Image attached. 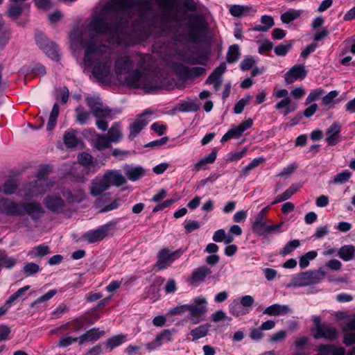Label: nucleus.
Returning <instances> with one entry per match:
<instances>
[{
    "mask_svg": "<svg viewBox=\"0 0 355 355\" xmlns=\"http://www.w3.org/2000/svg\"><path fill=\"white\" fill-rule=\"evenodd\" d=\"M253 124V121L248 119L238 125L231 128L221 138L222 143L226 142L230 139H238L242 136L243 132L250 128Z\"/></svg>",
    "mask_w": 355,
    "mask_h": 355,
    "instance_id": "f8f14e48",
    "label": "nucleus"
},
{
    "mask_svg": "<svg viewBox=\"0 0 355 355\" xmlns=\"http://www.w3.org/2000/svg\"><path fill=\"white\" fill-rule=\"evenodd\" d=\"M325 275L326 273L321 270L306 271L294 276L291 284L296 287L311 285L319 282Z\"/></svg>",
    "mask_w": 355,
    "mask_h": 355,
    "instance_id": "0eeeda50",
    "label": "nucleus"
},
{
    "mask_svg": "<svg viewBox=\"0 0 355 355\" xmlns=\"http://www.w3.org/2000/svg\"><path fill=\"white\" fill-rule=\"evenodd\" d=\"M22 297V288H19L15 293H13L9 298L5 302V304L9 309L16 305Z\"/></svg>",
    "mask_w": 355,
    "mask_h": 355,
    "instance_id": "49530a36",
    "label": "nucleus"
},
{
    "mask_svg": "<svg viewBox=\"0 0 355 355\" xmlns=\"http://www.w3.org/2000/svg\"><path fill=\"white\" fill-rule=\"evenodd\" d=\"M110 143V141L108 138H106L99 134H95L92 139V144L98 150H103L109 148Z\"/></svg>",
    "mask_w": 355,
    "mask_h": 355,
    "instance_id": "e433bc0d",
    "label": "nucleus"
},
{
    "mask_svg": "<svg viewBox=\"0 0 355 355\" xmlns=\"http://www.w3.org/2000/svg\"><path fill=\"white\" fill-rule=\"evenodd\" d=\"M148 121L143 118V115L139 116L130 126L129 138L130 139H135L148 124Z\"/></svg>",
    "mask_w": 355,
    "mask_h": 355,
    "instance_id": "b1692460",
    "label": "nucleus"
},
{
    "mask_svg": "<svg viewBox=\"0 0 355 355\" xmlns=\"http://www.w3.org/2000/svg\"><path fill=\"white\" fill-rule=\"evenodd\" d=\"M292 48V43L290 42H286L285 44H282L277 46L274 51L278 56H284L287 54L289 50Z\"/></svg>",
    "mask_w": 355,
    "mask_h": 355,
    "instance_id": "5fc2aeb1",
    "label": "nucleus"
},
{
    "mask_svg": "<svg viewBox=\"0 0 355 355\" xmlns=\"http://www.w3.org/2000/svg\"><path fill=\"white\" fill-rule=\"evenodd\" d=\"M302 12L301 10L290 9L281 15V20L284 24H289L300 17Z\"/></svg>",
    "mask_w": 355,
    "mask_h": 355,
    "instance_id": "2f4dec72",
    "label": "nucleus"
},
{
    "mask_svg": "<svg viewBox=\"0 0 355 355\" xmlns=\"http://www.w3.org/2000/svg\"><path fill=\"white\" fill-rule=\"evenodd\" d=\"M127 340V335L125 334L116 335L107 339L105 344L110 350H112L126 342Z\"/></svg>",
    "mask_w": 355,
    "mask_h": 355,
    "instance_id": "f704fd0d",
    "label": "nucleus"
},
{
    "mask_svg": "<svg viewBox=\"0 0 355 355\" xmlns=\"http://www.w3.org/2000/svg\"><path fill=\"white\" fill-rule=\"evenodd\" d=\"M270 209L269 206H267L262 209L260 212L257 215L254 223H252V230L257 233H261V230L267 225V219L266 217V213Z\"/></svg>",
    "mask_w": 355,
    "mask_h": 355,
    "instance_id": "5701e85b",
    "label": "nucleus"
},
{
    "mask_svg": "<svg viewBox=\"0 0 355 355\" xmlns=\"http://www.w3.org/2000/svg\"><path fill=\"white\" fill-rule=\"evenodd\" d=\"M19 186V181L15 178H8L3 185V192L6 195L14 193Z\"/></svg>",
    "mask_w": 355,
    "mask_h": 355,
    "instance_id": "4c0bfd02",
    "label": "nucleus"
},
{
    "mask_svg": "<svg viewBox=\"0 0 355 355\" xmlns=\"http://www.w3.org/2000/svg\"><path fill=\"white\" fill-rule=\"evenodd\" d=\"M24 212H26L33 218H38L44 214V209L40 205L30 202L24 204Z\"/></svg>",
    "mask_w": 355,
    "mask_h": 355,
    "instance_id": "cd10ccee",
    "label": "nucleus"
},
{
    "mask_svg": "<svg viewBox=\"0 0 355 355\" xmlns=\"http://www.w3.org/2000/svg\"><path fill=\"white\" fill-rule=\"evenodd\" d=\"M240 56L239 46L237 44L231 46L227 53V61L229 63L236 62Z\"/></svg>",
    "mask_w": 355,
    "mask_h": 355,
    "instance_id": "c03bdc74",
    "label": "nucleus"
},
{
    "mask_svg": "<svg viewBox=\"0 0 355 355\" xmlns=\"http://www.w3.org/2000/svg\"><path fill=\"white\" fill-rule=\"evenodd\" d=\"M306 71L303 65H295L285 74L284 80L287 84H291L298 79H304Z\"/></svg>",
    "mask_w": 355,
    "mask_h": 355,
    "instance_id": "f3484780",
    "label": "nucleus"
},
{
    "mask_svg": "<svg viewBox=\"0 0 355 355\" xmlns=\"http://www.w3.org/2000/svg\"><path fill=\"white\" fill-rule=\"evenodd\" d=\"M148 7V3L135 0H107L99 3L87 26L89 39L85 40L79 29L73 30L69 35L73 49L85 47L81 65L84 71H91L94 78L100 83L115 84L112 60L104 53L106 47L98 44V37L106 35L109 42L125 47L141 43L147 37L144 31L132 29L128 32L123 26L135 17H143Z\"/></svg>",
    "mask_w": 355,
    "mask_h": 355,
    "instance_id": "f257e3e1",
    "label": "nucleus"
},
{
    "mask_svg": "<svg viewBox=\"0 0 355 355\" xmlns=\"http://www.w3.org/2000/svg\"><path fill=\"white\" fill-rule=\"evenodd\" d=\"M272 97L279 100L275 106V109L284 116L295 111L298 107V103L289 96V92L286 89H275Z\"/></svg>",
    "mask_w": 355,
    "mask_h": 355,
    "instance_id": "20e7f679",
    "label": "nucleus"
},
{
    "mask_svg": "<svg viewBox=\"0 0 355 355\" xmlns=\"http://www.w3.org/2000/svg\"><path fill=\"white\" fill-rule=\"evenodd\" d=\"M355 252L354 247L352 245H346L340 248L338 256L343 261H348L352 259Z\"/></svg>",
    "mask_w": 355,
    "mask_h": 355,
    "instance_id": "473e14b6",
    "label": "nucleus"
},
{
    "mask_svg": "<svg viewBox=\"0 0 355 355\" xmlns=\"http://www.w3.org/2000/svg\"><path fill=\"white\" fill-rule=\"evenodd\" d=\"M211 273V270L205 266L198 268L192 273L191 281L193 283L202 282Z\"/></svg>",
    "mask_w": 355,
    "mask_h": 355,
    "instance_id": "c756f323",
    "label": "nucleus"
},
{
    "mask_svg": "<svg viewBox=\"0 0 355 355\" xmlns=\"http://www.w3.org/2000/svg\"><path fill=\"white\" fill-rule=\"evenodd\" d=\"M49 248L47 245H40L32 250L29 251L27 255L30 256L31 259H34L37 257H44L49 254Z\"/></svg>",
    "mask_w": 355,
    "mask_h": 355,
    "instance_id": "a19ab883",
    "label": "nucleus"
},
{
    "mask_svg": "<svg viewBox=\"0 0 355 355\" xmlns=\"http://www.w3.org/2000/svg\"><path fill=\"white\" fill-rule=\"evenodd\" d=\"M341 126L338 123H334L327 129V141L329 145L334 146L340 141Z\"/></svg>",
    "mask_w": 355,
    "mask_h": 355,
    "instance_id": "4be33fe9",
    "label": "nucleus"
},
{
    "mask_svg": "<svg viewBox=\"0 0 355 355\" xmlns=\"http://www.w3.org/2000/svg\"><path fill=\"white\" fill-rule=\"evenodd\" d=\"M109 188L108 183L105 180L103 176L96 177L92 182L90 192L92 196H99Z\"/></svg>",
    "mask_w": 355,
    "mask_h": 355,
    "instance_id": "412c9836",
    "label": "nucleus"
},
{
    "mask_svg": "<svg viewBox=\"0 0 355 355\" xmlns=\"http://www.w3.org/2000/svg\"><path fill=\"white\" fill-rule=\"evenodd\" d=\"M264 159L262 157L254 159L249 164L245 166L242 170V174L245 176L248 175L250 172L263 163Z\"/></svg>",
    "mask_w": 355,
    "mask_h": 355,
    "instance_id": "09e8293b",
    "label": "nucleus"
},
{
    "mask_svg": "<svg viewBox=\"0 0 355 355\" xmlns=\"http://www.w3.org/2000/svg\"><path fill=\"white\" fill-rule=\"evenodd\" d=\"M291 311V309L287 305H281L279 304H274L268 307H267L263 311V314L272 315V316H279L284 315L287 314Z\"/></svg>",
    "mask_w": 355,
    "mask_h": 355,
    "instance_id": "393cba45",
    "label": "nucleus"
},
{
    "mask_svg": "<svg viewBox=\"0 0 355 355\" xmlns=\"http://www.w3.org/2000/svg\"><path fill=\"white\" fill-rule=\"evenodd\" d=\"M22 212V204L16 202L9 198H3L0 199V214L17 216Z\"/></svg>",
    "mask_w": 355,
    "mask_h": 355,
    "instance_id": "9d476101",
    "label": "nucleus"
},
{
    "mask_svg": "<svg viewBox=\"0 0 355 355\" xmlns=\"http://www.w3.org/2000/svg\"><path fill=\"white\" fill-rule=\"evenodd\" d=\"M338 95V92L336 90L331 91L326 96H324L322 99V103L324 105H330L334 103V99Z\"/></svg>",
    "mask_w": 355,
    "mask_h": 355,
    "instance_id": "bf43d9fd",
    "label": "nucleus"
},
{
    "mask_svg": "<svg viewBox=\"0 0 355 355\" xmlns=\"http://www.w3.org/2000/svg\"><path fill=\"white\" fill-rule=\"evenodd\" d=\"M200 227L199 222L196 220H189L185 223L184 228L186 230V233L189 234L193 231L198 230Z\"/></svg>",
    "mask_w": 355,
    "mask_h": 355,
    "instance_id": "680f3d73",
    "label": "nucleus"
},
{
    "mask_svg": "<svg viewBox=\"0 0 355 355\" xmlns=\"http://www.w3.org/2000/svg\"><path fill=\"white\" fill-rule=\"evenodd\" d=\"M186 25L187 39L189 42L199 43L205 39L207 28L203 17L191 13L188 16Z\"/></svg>",
    "mask_w": 355,
    "mask_h": 355,
    "instance_id": "7ed1b4c3",
    "label": "nucleus"
},
{
    "mask_svg": "<svg viewBox=\"0 0 355 355\" xmlns=\"http://www.w3.org/2000/svg\"><path fill=\"white\" fill-rule=\"evenodd\" d=\"M123 170L128 178L131 181H136L144 175V170L141 166L125 165Z\"/></svg>",
    "mask_w": 355,
    "mask_h": 355,
    "instance_id": "a878e982",
    "label": "nucleus"
},
{
    "mask_svg": "<svg viewBox=\"0 0 355 355\" xmlns=\"http://www.w3.org/2000/svg\"><path fill=\"white\" fill-rule=\"evenodd\" d=\"M15 264V261L14 259L8 257L5 252L0 251V272L1 271L3 266L8 268H10L14 266Z\"/></svg>",
    "mask_w": 355,
    "mask_h": 355,
    "instance_id": "8fccbe9b",
    "label": "nucleus"
},
{
    "mask_svg": "<svg viewBox=\"0 0 355 355\" xmlns=\"http://www.w3.org/2000/svg\"><path fill=\"white\" fill-rule=\"evenodd\" d=\"M57 293V291L55 289H52L46 293L41 296L35 301V304H40L44 302H46L51 299L55 294Z\"/></svg>",
    "mask_w": 355,
    "mask_h": 355,
    "instance_id": "69168bd1",
    "label": "nucleus"
},
{
    "mask_svg": "<svg viewBox=\"0 0 355 355\" xmlns=\"http://www.w3.org/2000/svg\"><path fill=\"white\" fill-rule=\"evenodd\" d=\"M64 145L69 148H75L78 144L76 137V131L74 130H69L67 131L63 137Z\"/></svg>",
    "mask_w": 355,
    "mask_h": 355,
    "instance_id": "72a5a7b5",
    "label": "nucleus"
},
{
    "mask_svg": "<svg viewBox=\"0 0 355 355\" xmlns=\"http://www.w3.org/2000/svg\"><path fill=\"white\" fill-rule=\"evenodd\" d=\"M239 302L243 307L246 308L245 309L248 310V313H249L251 310V306L254 302V300L251 295H246L242 296Z\"/></svg>",
    "mask_w": 355,
    "mask_h": 355,
    "instance_id": "4d7b16f0",
    "label": "nucleus"
},
{
    "mask_svg": "<svg viewBox=\"0 0 355 355\" xmlns=\"http://www.w3.org/2000/svg\"><path fill=\"white\" fill-rule=\"evenodd\" d=\"M175 202V200H173V199L166 200L157 205L153 208V211L157 212V211H162V210L170 207Z\"/></svg>",
    "mask_w": 355,
    "mask_h": 355,
    "instance_id": "e2e57ef3",
    "label": "nucleus"
},
{
    "mask_svg": "<svg viewBox=\"0 0 355 355\" xmlns=\"http://www.w3.org/2000/svg\"><path fill=\"white\" fill-rule=\"evenodd\" d=\"M286 337V331L282 330L274 334L270 338L271 343L281 342Z\"/></svg>",
    "mask_w": 355,
    "mask_h": 355,
    "instance_id": "774afa93",
    "label": "nucleus"
},
{
    "mask_svg": "<svg viewBox=\"0 0 355 355\" xmlns=\"http://www.w3.org/2000/svg\"><path fill=\"white\" fill-rule=\"evenodd\" d=\"M40 270V266L35 263H26L24 265V277H30Z\"/></svg>",
    "mask_w": 355,
    "mask_h": 355,
    "instance_id": "de8ad7c7",
    "label": "nucleus"
},
{
    "mask_svg": "<svg viewBox=\"0 0 355 355\" xmlns=\"http://www.w3.org/2000/svg\"><path fill=\"white\" fill-rule=\"evenodd\" d=\"M134 62L130 56H120L114 62L115 84L125 85L130 87L152 92L158 85L153 76L142 67L133 70Z\"/></svg>",
    "mask_w": 355,
    "mask_h": 355,
    "instance_id": "f03ea898",
    "label": "nucleus"
},
{
    "mask_svg": "<svg viewBox=\"0 0 355 355\" xmlns=\"http://www.w3.org/2000/svg\"><path fill=\"white\" fill-rule=\"evenodd\" d=\"M180 257L179 251L172 252L167 249H163L158 253V259L156 267L158 270H164L171 266V264Z\"/></svg>",
    "mask_w": 355,
    "mask_h": 355,
    "instance_id": "9b49d317",
    "label": "nucleus"
},
{
    "mask_svg": "<svg viewBox=\"0 0 355 355\" xmlns=\"http://www.w3.org/2000/svg\"><path fill=\"white\" fill-rule=\"evenodd\" d=\"M51 171V166L45 165L41 167L37 173V180L35 181V185L33 186L34 190L33 191V193L42 194L48 191H51L53 188L55 182L45 178L46 175Z\"/></svg>",
    "mask_w": 355,
    "mask_h": 355,
    "instance_id": "423d86ee",
    "label": "nucleus"
},
{
    "mask_svg": "<svg viewBox=\"0 0 355 355\" xmlns=\"http://www.w3.org/2000/svg\"><path fill=\"white\" fill-rule=\"evenodd\" d=\"M242 306L238 300H234L229 305V311L232 315L239 317L248 314V310Z\"/></svg>",
    "mask_w": 355,
    "mask_h": 355,
    "instance_id": "58836bf2",
    "label": "nucleus"
},
{
    "mask_svg": "<svg viewBox=\"0 0 355 355\" xmlns=\"http://www.w3.org/2000/svg\"><path fill=\"white\" fill-rule=\"evenodd\" d=\"M211 327L210 324L200 325L191 331L190 334L193 337V340H196L206 336Z\"/></svg>",
    "mask_w": 355,
    "mask_h": 355,
    "instance_id": "7c9ffc66",
    "label": "nucleus"
},
{
    "mask_svg": "<svg viewBox=\"0 0 355 355\" xmlns=\"http://www.w3.org/2000/svg\"><path fill=\"white\" fill-rule=\"evenodd\" d=\"M252 96H247L243 98H241L234 106V112L236 114H240L243 112L245 106L250 102Z\"/></svg>",
    "mask_w": 355,
    "mask_h": 355,
    "instance_id": "13d9d810",
    "label": "nucleus"
},
{
    "mask_svg": "<svg viewBox=\"0 0 355 355\" xmlns=\"http://www.w3.org/2000/svg\"><path fill=\"white\" fill-rule=\"evenodd\" d=\"M198 109V105L193 101L184 103L180 106V110L182 112H195L197 111Z\"/></svg>",
    "mask_w": 355,
    "mask_h": 355,
    "instance_id": "052dcab7",
    "label": "nucleus"
},
{
    "mask_svg": "<svg viewBox=\"0 0 355 355\" xmlns=\"http://www.w3.org/2000/svg\"><path fill=\"white\" fill-rule=\"evenodd\" d=\"M205 69L201 67H193L191 70L188 67H183L182 70L178 72L184 77L188 76H198L205 72Z\"/></svg>",
    "mask_w": 355,
    "mask_h": 355,
    "instance_id": "79ce46f5",
    "label": "nucleus"
},
{
    "mask_svg": "<svg viewBox=\"0 0 355 355\" xmlns=\"http://www.w3.org/2000/svg\"><path fill=\"white\" fill-rule=\"evenodd\" d=\"M8 15L12 19H16L22 13L21 3H10L8 9Z\"/></svg>",
    "mask_w": 355,
    "mask_h": 355,
    "instance_id": "37998d69",
    "label": "nucleus"
},
{
    "mask_svg": "<svg viewBox=\"0 0 355 355\" xmlns=\"http://www.w3.org/2000/svg\"><path fill=\"white\" fill-rule=\"evenodd\" d=\"M172 339V332L168 329L164 330L156 337L157 346H161L162 343L170 342Z\"/></svg>",
    "mask_w": 355,
    "mask_h": 355,
    "instance_id": "603ef678",
    "label": "nucleus"
},
{
    "mask_svg": "<svg viewBox=\"0 0 355 355\" xmlns=\"http://www.w3.org/2000/svg\"><path fill=\"white\" fill-rule=\"evenodd\" d=\"M314 338H325L327 340H334L337 336V331L336 329L329 326H318L314 329Z\"/></svg>",
    "mask_w": 355,
    "mask_h": 355,
    "instance_id": "6ab92c4d",
    "label": "nucleus"
},
{
    "mask_svg": "<svg viewBox=\"0 0 355 355\" xmlns=\"http://www.w3.org/2000/svg\"><path fill=\"white\" fill-rule=\"evenodd\" d=\"M116 221H110L107 223L100 226L96 230L89 231L84 234V238L89 243H94L104 239L108 232L116 225Z\"/></svg>",
    "mask_w": 355,
    "mask_h": 355,
    "instance_id": "6e6552de",
    "label": "nucleus"
},
{
    "mask_svg": "<svg viewBox=\"0 0 355 355\" xmlns=\"http://www.w3.org/2000/svg\"><path fill=\"white\" fill-rule=\"evenodd\" d=\"M207 303L205 297L199 296L189 304V319L193 324H196L205 320L207 311Z\"/></svg>",
    "mask_w": 355,
    "mask_h": 355,
    "instance_id": "39448f33",
    "label": "nucleus"
},
{
    "mask_svg": "<svg viewBox=\"0 0 355 355\" xmlns=\"http://www.w3.org/2000/svg\"><path fill=\"white\" fill-rule=\"evenodd\" d=\"M63 17V14L60 10H55L50 15H49V20L51 24H55L60 21Z\"/></svg>",
    "mask_w": 355,
    "mask_h": 355,
    "instance_id": "0e129e2a",
    "label": "nucleus"
},
{
    "mask_svg": "<svg viewBox=\"0 0 355 355\" xmlns=\"http://www.w3.org/2000/svg\"><path fill=\"white\" fill-rule=\"evenodd\" d=\"M351 176V172L347 170L343 171L334 177L333 183L343 184L348 182Z\"/></svg>",
    "mask_w": 355,
    "mask_h": 355,
    "instance_id": "a18cd8bd",
    "label": "nucleus"
},
{
    "mask_svg": "<svg viewBox=\"0 0 355 355\" xmlns=\"http://www.w3.org/2000/svg\"><path fill=\"white\" fill-rule=\"evenodd\" d=\"M105 180L107 182L109 187L111 185L121 186L125 183L126 180L119 171L110 170L103 175Z\"/></svg>",
    "mask_w": 355,
    "mask_h": 355,
    "instance_id": "a211bd4d",
    "label": "nucleus"
},
{
    "mask_svg": "<svg viewBox=\"0 0 355 355\" xmlns=\"http://www.w3.org/2000/svg\"><path fill=\"white\" fill-rule=\"evenodd\" d=\"M227 67L225 63H221L206 80L205 83L213 85L214 90L218 91L222 83V76L226 71Z\"/></svg>",
    "mask_w": 355,
    "mask_h": 355,
    "instance_id": "2eb2a0df",
    "label": "nucleus"
},
{
    "mask_svg": "<svg viewBox=\"0 0 355 355\" xmlns=\"http://www.w3.org/2000/svg\"><path fill=\"white\" fill-rule=\"evenodd\" d=\"M217 150L214 149L210 154L205 156L195 164L193 170L199 171L202 169H205L207 164H213L215 162Z\"/></svg>",
    "mask_w": 355,
    "mask_h": 355,
    "instance_id": "bb28decb",
    "label": "nucleus"
},
{
    "mask_svg": "<svg viewBox=\"0 0 355 355\" xmlns=\"http://www.w3.org/2000/svg\"><path fill=\"white\" fill-rule=\"evenodd\" d=\"M228 9L231 15L235 17L253 16L257 12V9L251 5H229Z\"/></svg>",
    "mask_w": 355,
    "mask_h": 355,
    "instance_id": "4468645a",
    "label": "nucleus"
},
{
    "mask_svg": "<svg viewBox=\"0 0 355 355\" xmlns=\"http://www.w3.org/2000/svg\"><path fill=\"white\" fill-rule=\"evenodd\" d=\"M107 138L110 142H118L122 138L121 125L118 123L113 125L108 130Z\"/></svg>",
    "mask_w": 355,
    "mask_h": 355,
    "instance_id": "c9c22d12",
    "label": "nucleus"
},
{
    "mask_svg": "<svg viewBox=\"0 0 355 355\" xmlns=\"http://www.w3.org/2000/svg\"><path fill=\"white\" fill-rule=\"evenodd\" d=\"M87 105L90 107L94 116L98 119L107 118L111 116V110L103 105L102 103L93 97L86 99Z\"/></svg>",
    "mask_w": 355,
    "mask_h": 355,
    "instance_id": "ddd939ff",
    "label": "nucleus"
},
{
    "mask_svg": "<svg viewBox=\"0 0 355 355\" xmlns=\"http://www.w3.org/2000/svg\"><path fill=\"white\" fill-rule=\"evenodd\" d=\"M37 46L52 60H56L58 56V48L57 45L49 40V39L43 34L38 33L35 37Z\"/></svg>",
    "mask_w": 355,
    "mask_h": 355,
    "instance_id": "1a4fd4ad",
    "label": "nucleus"
},
{
    "mask_svg": "<svg viewBox=\"0 0 355 355\" xmlns=\"http://www.w3.org/2000/svg\"><path fill=\"white\" fill-rule=\"evenodd\" d=\"M322 94V90L316 89L311 91L306 99L305 104L308 105L318 98Z\"/></svg>",
    "mask_w": 355,
    "mask_h": 355,
    "instance_id": "338daca9",
    "label": "nucleus"
},
{
    "mask_svg": "<svg viewBox=\"0 0 355 355\" xmlns=\"http://www.w3.org/2000/svg\"><path fill=\"white\" fill-rule=\"evenodd\" d=\"M59 114V106L57 103H55L53 105V109L51 110V112L50 114L49 121L46 125V130L48 131H51L53 130L56 125V121L57 118Z\"/></svg>",
    "mask_w": 355,
    "mask_h": 355,
    "instance_id": "ea45409f",
    "label": "nucleus"
},
{
    "mask_svg": "<svg viewBox=\"0 0 355 355\" xmlns=\"http://www.w3.org/2000/svg\"><path fill=\"white\" fill-rule=\"evenodd\" d=\"M78 162L80 164L86 167L87 174L94 173L99 168V164L93 161L92 156L87 153H82L78 156Z\"/></svg>",
    "mask_w": 355,
    "mask_h": 355,
    "instance_id": "dca6fc26",
    "label": "nucleus"
},
{
    "mask_svg": "<svg viewBox=\"0 0 355 355\" xmlns=\"http://www.w3.org/2000/svg\"><path fill=\"white\" fill-rule=\"evenodd\" d=\"M257 60H258L253 56H246L240 64L241 69L243 71H248L253 67V66L257 62Z\"/></svg>",
    "mask_w": 355,
    "mask_h": 355,
    "instance_id": "864d4df0",
    "label": "nucleus"
},
{
    "mask_svg": "<svg viewBox=\"0 0 355 355\" xmlns=\"http://www.w3.org/2000/svg\"><path fill=\"white\" fill-rule=\"evenodd\" d=\"M104 335L103 331L92 329L87 331L79 338V343L80 345L88 341H95Z\"/></svg>",
    "mask_w": 355,
    "mask_h": 355,
    "instance_id": "c85d7f7f",
    "label": "nucleus"
},
{
    "mask_svg": "<svg viewBox=\"0 0 355 355\" xmlns=\"http://www.w3.org/2000/svg\"><path fill=\"white\" fill-rule=\"evenodd\" d=\"M77 121L80 124H85L89 118V113L83 110L81 107H77Z\"/></svg>",
    "mask_w": 355,
    "mask_h": 355,
    "instance_id": "6e6d98bb",
    "label": "nucleus"
},
{
    "mask_svg": "<svg viewBox=\"0 0 355 355\" xmlns=\"http://www.w3.org/2000/svg\"><path fill=\"white\" fill-rule=\"evenodd\" d=\"M300 245V241L297 239H294L288 243L283 248L282 250L281 254L284 256H286L291 252H292L294 250L297 248Z\"/></svg>",
    "mask_w": 355,
    "mask_h": 355,
    "instance_id": "3c124183",
    "label": "nucleus"
},
{
    "mask_svg": "<svg viewBox=\"0 0 355 355\" xmlns=\"http://www.w3.org/2000/svg\"><path fill=\"white\" fill-rule=\"evenodd\" d=\"M44 202L46 208L53 212L59 211L64 207L63 200L57 195L48 196L44 199Z\"/></svg>",
    "mask_w": 355,
    "mask_h": 355,
    "instance_id": "aec40b11",
    "label": "nucleus"
}]
</instances>
